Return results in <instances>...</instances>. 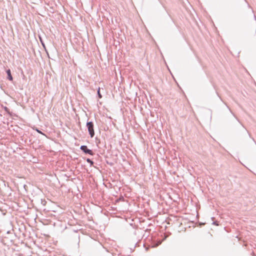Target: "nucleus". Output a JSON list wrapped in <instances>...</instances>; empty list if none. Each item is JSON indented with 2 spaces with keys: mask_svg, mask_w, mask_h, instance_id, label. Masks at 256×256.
Instances as JSON below:
<instances>
[{
  "mask_svg": "<svg viewBox=\"0 0 256 256\" xmlns=\"http://www.w3.org/2000/svg\"><path fill=\"white\" fill-rule=\"evenodd\" d=\"M87 127L88 130L90 135V136L92 138L94 134V124L92 122H88L87 123Z\"/></svg>",
  "mask_w": 256,
  "mask_h": 256,
  "instance_id": "1",
  "label": "nucleus"
},
{
  "mask_svg": "<svg viewBox=\"0 0 256 256\" xmlns=\"http://www.w3.org/2000/svg\"><path fill=\"white\" fill-rule=\"evenodd\" d=\"M80 149L86 154H88L92 156L94 154L92 151L88 149L86 146H81Z\"/></svg>",
  "mask_w": 256,
  "mask_h": 256,
  "instance_id": "2",
  "label": "nucleus"
},
{
  "mask_svg": "<svg viewBox=\"0 0 256 256\" xmlns=\"http://www.w3.org/2000/svg\"><path fill=\"white\" fill-rule=\"evenodd\" d=\"M6 73L8 74V79L10 80V81H12V80H13V78H12V76L11 74V72H10V70H6Z\"/></svg>",
  "mask_w": 256,
  "mask_h": 256,
  "instance_id": "3",
  "label": "nucleus"
},
{
  "mask_svg": "<svg viewBox=\"0 0 256 256\" xmlns=\"http://www.w3.org/2000/svg\"><path fill=\"white\" fill-rule=\"evenodd\" d=\"M100 88H98V98H102V95L101 94L100 92Z\"/></svg>",
  "mask_w": 256,
  "mask_h": 256,
  "instance_id": "4",
  "label": "nucleus"
},
{
  "mask_svg": "<svg viewBox=\"0 0 256 256\" xmlns=\"http://www.w3.org/2000/svg\"><path fill=\"white\" fill-rule=\"evenodd\" d=\"M86 161H87L88 162H89L90 164H91V165H92V164H94L93 162H92V160H90V159H89V158H88V159L86 160Z\"/></svg>",
  "mask_w": 256,
  "mask_h": 256,
  "instance_id": "5",
  "label": "nucleus"
},
{
  "mask_svg": "<svg viewBox=\"0 0 256 256\" xmlns=\"http://www.w3.org/2000/svg\"><path fill=\"white\" fill-rule=\"evenodd\" d=\"M36 131H37L38 133H40V134H43V135H44V134H43L41 131H40V130H36Z\"/></svg>",
  "mask_w": 256,
  "mask_h": 256,
  "instance_id": "6",
  "label": "nucleus"
}]
</instances>
